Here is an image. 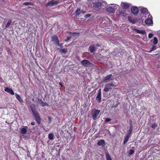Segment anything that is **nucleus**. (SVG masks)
I'll return each instance as SVG.
<instances>
[{
  "instance_id": "obj_1",
  "label": "nucleus",
  "mask_w": 160,
  "mask_h": 160,
  "mask_svg": "<svg viewBox=\"0 0 160 160\" xmlns=\"http://www.w3.org/2000/svg\"><path fill=\"white\" fill-rule=\"evenodd\" d=\"M30 111L32 112V114L34 116L35 120L37 122L38 125L41 123V118L40 117L39 113L37 111V109L36 108L35 105L32 104L29 105Z\"/></svg>"
},
{
  "instance_id": "obj_30",
  "label": "nucleus",
  "mask_w": 160,
  "mask_h": 160,
  "mask_svg": "<svg viewBox=\"0 0 160 160\" xmlns=\"http://www.w3.org/2000/svg\"><path fill=\"white\" fill-rule=\"evenodd\" d=\"M157 126H158V124L155 123L153 124H152V125L151 126V127H152V128L153 129H155Z\"/></svg>"
},
{
  "instance_id": "obj_36",
  "label": "nucleus",
  "mask_w": 160,
  "mask_h": 160,
  "mask_svg": "<svg viewBox=\"0 0 160 160\" xmlns=\"http://www.w3.org/2000/svg\"><path fill=\"white\" fill-rule=\"evenodd\" d=\"M23 5L25 6H28L29 5H31V3L27 2L23 3Z\"/></svg>"
},
{
  "instance_id": "obj_12",
  "label": "nucleus",
  "mask_w": 160,
  "mask_h": 160,
  "mask_svg": "<svg viewBox=\"0 0 160 160\" xmlns=\"http://www.w3.org/2000/svg\"><path fill=\"white\" fill-rule=\"evenodd\" d=\"M97 144L98 146H102L103 147L105 146V142L104 140L101 139L98 141L97 142Z\"/></svg>"
},
{
  "instance_id": "obj_34",
  "label": "nucleus",
  "mask_w": 160,
  "mask_h": 160,
  "mask_svg": "<svg viewBox=\"0 0 160 160\" xmlns=\"http://www.w3.org/2000/svg\"><path fill=\"white\" fill-rule=\"evenodd\" d=\"M156 47L154 45H153L152 47L151 48V49L152 51L155 50L156 49Z\"/></svg>"
},
{
  "instance_id": "obj_23",
  "label": "nucleus",
  "mask_w": 160,
  "mask_h": 160,
  "mask_svg": "<svg viewBox=\"0 0 160 160\" xmlns=\"http://www.w3.org/2000/svg\"><path fill=\"white\" fill-rule=\"evenodd\" d=\"M48 138L50 140H53L54 139V135L52 133H49L48 135Z\"/></svg>"
},
{
  "instance_id": "obj_3",
  "label": "nucleus",
  "mask_w": 160,
  "mask_h": 160,
  "mask_svg": "<svg viewBox=\"0 0 160 160\" xmlns=\"http://www.w3.org/2000/svg\"><path fill=\"white\" fill-rule=\"evenodd\" d=\"M102 3L101 2L96 1L93 3L92 7L95 9H100L103 6Z\"/></svg>"
},
{
  "instance_id": "obj_11",
  "label": "nucleus",
  "mask_w": 160,
  "mask_h": 160,
  "mask_svg": "<svg viewBox=\"0 0 160 160\" xmlns=\"http://www.w3.org/2000/svg\"><path fill=\"white\" fill-rule=\"evenodd\" d=\"M112 76V75L111 74L108 75L105 77L104 79V81L107 82L108 81H110L113 80V79L112 78H111Z\"/></svg>"
},
{
  "instance_id": "obj_5",
  "label": "nucleus",
  "mask_w": 160,
  "mask_h": 160,
  "mask_svg": "<svg viewBox=\"0 0 160 160\" xmlns=\"http://www.w3.org/2000/svg\"><path fill=\"white\" fill-rule=\"evenodd\" d=\"M82 66L85 67H91L92 64L88 60L86 59L83 60L81 62Z\"/></svg>"
},
{
  "instance_id": "obj_53",
  "label": "nucleus",
  "mask_w": 160,
  "mask_h": 160,
  "mask_svg": "<svg viewBox=\"0 0 160 160\" xmlns=\"http://www.w3.org/2000/svg\"><path fill=\"white\" fill-rule=\"evenodd\" d=\"M33 129H34V130L35 129V127H33Z\"/></svg>"
},
{
  "instance_id": "obj_31",
  "label": "nucleus",
  "mask_w": 160,
  "mask_h": 160,
  "mask_svg": "<svg viewBox=\"0 0 160 160\" xmlns=\"http://www.w3.org/2000/svg\"><path fill=\"white\" fill-rule=\"evenodd\" d=\"M81 11H76L75 14L76 16H78L81 13Z\"/></svg>"
},
{
  "instance_id": "obj_56",
  "label": "nucleus",
  "mask_w": 160,
  "mask_h": 160,
  "mask_svg": "<svg viewBox=\"0 0 160 160\" xmlns=\"http://www.w3.org/2000/svg\"><path fill=\"white\" fill-rule=\"evenodd\" d=\"M63 160H65V158H63Z\"/></svg>"
},
{
  "instance_id": "obj_37",
  "label": "nucleus",
  "mask_w": 160,
  "mask_h": 160,
  "mask_svg": "<svg viewBox=\"0 0 160 160\" xmlns=\"http://www.w3.org/2000/svg\"><path fill=\"white\" fill-rule=\"evenodd\" d=\"M71 38V36H68L67 38L65 40L66 42H68Z\"/></svg>"
},
{
  "instance_id": "obj_9",
  "label": "nucleus",
  "mask_w": 160,
  "mask_h": 160,
  "mask_svg": "<svg viewBox=\"0 0 160 160\" xmlns=\"http://www.w3.org/2000/svg\"><path fill=\"white\" fill-rule=\"evenodd\" d=\"M59 2V1L58 0H52L51 1L48 2L46 4V6L47 7L50 6L51 7L54 6L55 5L57 4Z\"/></svg>"
},
{
  "instance_id": "obj_33",
  "label": "nucleus",
  "mask_w": 160,
  "mask_h": 160,
  "mask_svg": "<svg viewBox=\"0 0 160 160\" xmlns=\"http://www.w3.org/2000/svg\"><path fill=\"white\" fill-rule=\"evenodd\" d=\"M38 103H39L40 104H41L43 102L42 101V100L40 98H38Z\"/></svg>"
},
{
  "instance_id": "obj_16",
  "label": "nucleus",
  "mask_w": 160,
  "mask_h": 160,
  "mask_svg": "<svg viewBox=\"0 0 160 160\" xmlns=\"http://www.w3.org/2000/svg\"><path fill=\"white\" fill-rule=\"evenodd\" d=\"M126 11H119V16L125 17L127 16Z\"/></svg>"
},
{
  "instance_id": "obj_54",
  "label": "nucleus",
  "mask_w": 160,
  "mask_h": 160,
  "mask_svg": "<svg viewBox=\"0 0 160 160\" xmlns=\"http://www.w3.org/2000/svg\"><path fill=\"white\" fill-rule=\"evenodd\" d=\"M77 10H80V9H79V8H77Z\"/></svg>"
},
{
  "instance_id": "obj_44",
  "label": "nucleus",
  "mask_w": 160,
  "mask_h": 160,
  "mask_svg": "<svg viewBox=\"0 0 160 160\" xmlns=\"http://www.w3.org/2000/svg\"><path fill=\"white\" fill-rule=\"evenodd\" d=\"M59 84L61 86V87H62L63 86V83L62 82H60L59 83Z\"/></svg>"
},
{
  "instance_id": "obj_55",
  "label": "nucleus",
  "mask_w": 160,
  "mask_h": 160,
  "mask_svg": "<svg viewBox=\"0 0 160 160\" xmlns=\"http://www.w3.org/2000/svg\"><path fill=\"white\" fill-rule=\"evenodd\" d=\"M159 36H160V32L159 33Z\"/></svg>"
},
{
  "instance_id": "obj_13",
  "label": "nucleus",
  "mask_w": 160,
  "mask_h": 160,
  "mask_svg": "<svg viewBox=\"0 0 160 160\" xmlns=\"http://www.w3.org/2000/svg\"><path fill=\"white\" fill-rule=\"evenodd\" d=\"M95 49V45H90L88 49V51H89L91 53L93 52Z\"/></svg>"
},
{
  "instance_id": "obj_45",
  "label": "nucleus",
  "mask_w": 160,
  "mask_h": 160,
  "mask_svg": "<svg viewBox=\"0 0 160 160\" xmlns=\"http://www.w3.org/2000/svg\"><path fill=\"white\" fill-rule=\"evenodd\" d=\"M31 124L32 125H35V122L34 121H32L31 122Z\"/></svg>"
},
{
  "instance_id": "obj_57",
  "label": "nucleus",
  "mask_w": 160,
  "mask_h": 160,
  "mask_svg": "<svg viewBox=\"0 0 160 160\" xmlns=\"http://www.w3.org/2000/svg\"><path fill=\"white\" fill-rule=\"evenodd\" d=\"M62 44H60V46H61L62 45Z\"/></svg>"
},
{
  "instance_id": "obj_40",
  "label": "nucleus",
  "mask_w": 160,
  "mask_h": 160,
  "mask_svg": "<svg viewBox=\"0 0 160 160\" xmlns=\"http://www.w3.org/2000/svg\"><path fill=\"white\" fill-rule=\"evenodd\" d=\"M91 16V15L89 14H87L85 16V18H88Z\"/></svg>"
},
{
  "instance_id": "obj_7",
  "label": "nucleus",
  "mask_w": 160,
  "mask_h": 160,
  "mask_svg": "<svg viewBox=\"0 0 160 160\" xmlns=\"http://www.w3.org/2000/svg\"><path fill=\"white\" fill-rule=\"evenodd\" d=\"M100 112V111L96 109H94L92 112V118L94 120H95Z\"/></svg>"
},
{
  "instance_id": "obj_39",
  "label": "nucleus",
  "mask_w": 160,
  "mask_h": 160,
  "mask_svg": "<svg viewBox=\"0 0 160 160\" xmlns=\"http://www.w3.org/2000/svg\"><path fill=\"white\" fill-rule=\"evenodd\" d=\"M153 35V34L152 33H150L148 35V38H152Z\"/></svg>"
},
{
  "instance_id": "obj_38",
  "label": "nucleus",
  "mask_w": 160,
  "mask_h": 160,
  "mask_svg": "<svg viewBox=\"0 0 160 160\" xmlns=\"http://www.w3.org/2000/svg\"><path fill=\"white\" fill-rule=\"evenodd\" d=\"M134 150L132 149H130L129 150V154L130 155L134 153Z\"/></svg>"
},
{
  "instance_id": "obj_41",
  "label": "nucleus",
  "mask_w": 160,
  "mask_h": 160,
  "mask_svg": "<svg viewBox=\"0 0 160 160\" xmlns=\"http://www.w3.org/2000/svg\"><path fill=\"white\" fill-rule=\"evenodd\" d=\"M129 123H130V126L131 127H133L132 125V121L131 119L129 120Z\"/></svg>"
},
{
  "instance_id": "obj_48",
  "label": "nucleus",
  "mask_w": 160,
  "mask_h": 160,
  "mask_svg": "<svg viewBox=\"0 0 160 160\" xmlns=\"http://www.w3.org/2000/svg\"><path fill=\"white\" fill-rule=\"evenodd\" d=\"M153 51L150 48V50L149 51H147V52H151Z\"/></svg>"
},
{
  "instance_id": "obj_47",
  "label": "nucleus",
  "mask_w": 160,
  "mask_h": 160,
  "mask_svg": "<svg viewBox=\"0 0 160 160\" xmlns=\"http://www.w3.org/2000/svg\"><path fill=\"white\" fill-rule=\"evenodd\" d=\"M141 11V13H142L143 14L144 13H145L146 12V11Z\"/></svg>"
},
{
  "instance_id": "obj_49",
  "label": "nucleus",
  "mask_w": 160,
  "mask_h": 160,
  "mask_svg": "<svg viewBox=\"0 0 160 160\" xmlns=\"http://www.w3.org/2000/svg\"><path fill=\"white\" fill-rule=\"evenodd\" d=\"M82 13H84L86 12L85 11H82Z\"/></svg>"
},
{
  "instance_id": "obj_35",
  "label": "nucleus",
  "mask_w": 160,
  "mask_h": 160,
  "mask_svg": "<svg viewBox=\"0 0 160 160\" xmlns=\"http://www.w3.org/2000/svg\"><path fill=\"white\" fill-rule=\"evenodd\" d=\"M111 119L110 118H106L105 120V122L107 123L111 121Z\"/></svg>"
},
{
  "instance_id": "obj_20",
  "label": "nucleus",
  "mask_w": 160,
  "mask_h": 160,
  "mask_svg": "<svg viewBox=\"0 0 160 160\" xmlns=\"http://www.w3.org/2000/svg\"><path fill=\"white\" fill-rule=\"evenodd\" d=\"M12 21L11 19H9L6 24L5 29H7L8 28L12 23Z\"/></svg>"
},
{
  "instance_id": "obj_15",
  "label": "nucleus",
  "mask_w": 160,
  "mask_h": 160,
  "mask_svg": "<svg viewBox=\"0 0 160 160\" xmlns=\"http://www.w3.org/2000/svg\"><path fill=\"white\" fill-rule=\"evenodd\" d=\"M28 127L27 126H24L23 128H20L21 132L22 134H25L27 132V129Z\"/></svg>"
},
{
  "instance_id": "obj_29",
  "label": "nucleus",
  "mask_w": 160,
  "mask_h": 160,
  "mask_svg": "<svg viewBox=\"0 0 160 160\" xmlns=\"http://www.w3.org/2000/svg\"><path fill=\"white\" fill-rule=\"evenodd\" d=\"M41 106L42 107H44L46 106H48V104H47V102H42V103L41 104Z\"/></svg>"
},
{
  "instance_id": "obj_46",
  "label": "nucleus",
  "mask_w": 160,
  "mask_h": 160,
  "mask_svg": "<svg viewBox=\"0 0 160 160\" xmlns=\"http://www.w3.org/2000/svg\"><path fill=\"white\" fill-rule=\"evenodd\" d=\"M3 81V79L2 78L0 77V82L1 83H2Z\"/></svg>"
},
{
  "instance_id": "obj_42",
  "label": "nucleus",
  "mask_w": 160,
  "mask_h": 160,
  "mask_svg": "<svg viewBox=\"0 0 160 160\" xmlns=\"http://www.w3.org/2000/svg\"><path fill=\"white\" fill-rule=\"evenodd\" d=\"M108 12L110 13H113L115 11H107Z\"/></svg>"
},
{
  "instance_id": "obj_17",
  "label": "nucleus",
  "mask_w": 160,
  "mask_h": 160,
  "mask_svg": "<svg viewBox=\"0 0 160 160\" xmlns=\"http://www.w3.org/2000/svg\"><path fill=\"white\" fill-rule=\"evenodd\" d=\"M128 19L129 22L132 24H135L137 22V20L136 19H133L130 16L128 17Z\"/></svg>"
},
{
  "instance_id": "obj_58",
  "label": "nucleus",
  "mask_w": 160,
  "mask_h": 160,
  "mask_svg": "<svg viewBox=\"0 0 160 160\" xmlns=\"http://www.w3.org/2000/svg\"><path fill=\"white\" fill-rule=\"evenodd\" d=\"M66 160L65 159V160Z\"/></svg>"
},
{
  "instance_id": "obj_32",
  "label": "nucleus",
  "mask_w": 160,
  "mask_h": 160,
  "mask_svg": "<svg viewBox=\"0 0 160 160\" xmlns=\"http://www.w3.org/2000/svg\"><path fill=\"white\" fill-rule=\"evenodd\" d=\"M132 13L134 15H136L138 13L139 11H131Z\"/></svg>"
},
{
  "instance_id": "obj_21",
  "label": "nucleus",
  "mask_w": 160,
  "mask_h": 160,
  "mask_svg": "<svg viewBox=\"0 0 160 160\" xmlns=\"http://www.w3.org/2000/svg\"><path fill=\"white\" fill-rule=\"evenodd\" d=\"M130 135L128 134H126V136L125 137L124 140H123V144H125L128 141L129 138L130 137Z\"/></svg>"
},
{
  "instance_id": "obj_22",
  "label": "nucleus",
  "mask_w": 160,
  "mask_h": 160,
  "mask_svg": "<svg viewBox=\"0 0 160 160\" xmlns=\"http://www.w3.org/2000/svg\"><path fill=\"white\" fill-rule=\"evenodd\" d=\"M114 83H115L114 82H112L111 83H108L107 84H106V85L107 86H108L109 88H111V87H115V86H114Z\"/></svg>"
},
{
  "instance_id": "obj_43",
  "label": "nucleus",
  "mask_w": 160,
  "mask_h": 160,
  "mask_svg": "<svg viewBox=\"0 0 160 160\" xmlns=\"http://www.w3.org/2000/svg\"><path fill=\"white\" fill-rule=\"evenodd\" d=\"M76 58L78 60H80V57L79 56H76Z\"/></svg>"
},
{
  "instance_id": "obj_4",
  "label": "nucleus",
  "mask_w": 160,
  "mask_h": 160,
  "mask_svg": "<svg viewBox=\"0 0 160 160\" xmlns=\"http://www.w3.org/2000/svg\"><path fill=\"white\" fill-rule=\"evenodd\" d=\"M119 8V6L116 4H109L107 8V10H115L118 9Z\"/></svg>"
},
{
  "instance_id": "obj_50",
  "label": "nucleus",
  "mask_w": 160,
  "mask_h": 160,
  "mask_svg": "<svg viewBox=\"0 0 160 160\" xmlns=\"http://www.w3.org/2000/svg\"><path fill=\"white\" fill-rule=\"evenodd\" d=\"M97 45L98 46V47L100 46V45H99L98 44H97Z\"/></svg>"
},
{
  "instance_id": "obj_10",
  "label": "nucleus",
  "mask_w": 160,
  "mask_h": 160,
  "mask_svg": "<svg viewBox=\"0 0 160 160\" xmlns=\"http://www.w3.org/2000/svg\"><path fill=\"white\" fill-rule=\"evenodd\" d=\"M101 90L100 89L98 92V94L96 96V99L97 102L100 103L101 101Z\"/></svg>"
},
{
  "instance_id": "obj_8",
  "label": "nucleus",
  "mask_w": 160,
  "mask_h": 160,
  "mask_svg": "<svg viewBox=\"0 0 160 160\" xmlns=\"http://www.w3.org/2000/svg\"><path fill=\"white\" fill-rule=\"evenodd\" d=\"M51 40L53 42V43L58 46L59 45V40L58 37L56 35L52 36L51 37Z\"/></svg>"
},
{
  "instance_id": "obj_2",
  "label": "nucleus",
  "mask_w": 160,
  "mask_h": 160,
  "mask_svg": "<svg viewBox=\"0 0 160 160\" xmlns=\"http://www.w3.org/2000/svg\"><path fill=\"white\" fill-rule=\"evenodd\" d=\"M121 7L123 9H127L131 7V10H147V9L142 7H138L136 6H132L131 4L130 3L126 2H122Z\"/></svg>"
},
{
  "instance_id": "obj_25",
  "label": "nucleus",
  "mask_w": 160,
  "mask_h": 160,
  "mask_svg": "<svg viewBox=\"0 0 160 160\" xmlns=\"http://www.w3.org/2000/svg\"><path fill=\"white\" fill-rule=\"evenodd\" d=\"M132 128H133V127L129 126V130L128 131V133L127 134H128V135L130 136L131 134L132 131Z\"/></svg>"
},
{
  "instance_id": "obj_26",
  "label": "nucleus",
  "mask_w": 160,
  "mask_h": 160,
  "mask_svg": "<svg viewBox=\"0 0 160 160\" xmlns=\"http://www.w3.org/2000/svg\"><path fill=\"white\" fill-rule=\"evenodd\" d=\"M111 89H112V88H109L108 86H107L106 85H105V88L104 89V91L105 92H108Z\"/></svg>"
},
{
  "instance_id": "obj_6",
  "label": "nucleus",
  "mask_w": 160,
  "mask_h": 160,
  "mask_svg": "<svg viewBox=\"0 0 160 160\" xmlns=\"http://www.w3.org/2000/svg\"><path fill=\"white\" fill-rule=\"evenodd\" d=\"M145 24L148 26H152L153 25V21L152 17L151 15L149 14L148 18L146 19L145 21Z\"/></svg>"
},
{
  "instance_id": "obj_27",
  "label": "nucleus",
  "mask_w": 160,
  "mask_h": 160,
  "mask_svg": "<svg viewBox=\"0 0 160 160\" xmlns=\"http://www.w3.org/2000/svg\"><path fill=\"white\" fill-rule=\"evenodd\" d=\"M153 43L154 44H156L158 43V40L156 37H154Z\"/></svg>"
},
{
  "instance_id": "obj_24",
  "label": "nucleus",
  "mask_w": 160,
  "mask_h": 160,
  "mask_svg": "<svg viewBox=\"0 0 160 160\" xmlns=\"http://www.w3.org/2000/svg\"><path fill=\"white\" fill-rule=\"evenodd\" d=\"M106 160H112L108 152L106 153Z\"/></svg>"
},
{
  "instance_id": "obj_19",
  "label": "nucleus",
  "mask_w": 160,
  "mask_h": 160,
  "mask_svg": "<svg viewBox=\"0 0 160 160\" xmlns=\"http://www.w3.org/2000/svg\"><path fill=\"white\" fill-rule=\"evenodd\" d=\"M134 31H136L138 33H140V34H144L146 33L145 31L144 30H139L137 28H135V29H134Z\"/></svg>"
},
{
  "instance_id": "obj_14",
  "label": "nucleus",
  "mask_w": 160,
  "mask_h": 160,
  "mask_svg": "<svg viewBox=\"0 0 160 160\" xmlns=\"http://www.w3.org/2000/svg\"><path fill=\"white\" fill-rule=\"evenodd\" d=\"M5 91L11 94L12 95L14 94V92L11 88H9L8 87L6 88L5 89Z\"/></svg>"
},
{
  "instance_id": "obj_52",
  "label": "nucleus",
  "mask_w": 160,
  "mask_h": 160,
  "mask_svg": "<svg viewBox=\"0 0 160 160\" xmlns=\"http://www.w3.org/2000/svg\"><path fill=\"white\" fill-rule=\"evenodd\" d=\"M34 98H32V101H34Z\"/></svg>"
},
{
  "instance_id": "obj_28",
  "label": "nucleus",
  "mask_w": 160,
  "mask_h": 160,
  "mask_svg": "<svg viewBox=\"0 0 160 160\" xmlns=\"http://www.w3.org/2000/svg\"><path fill=\"white\" fill-rule=\"evenodd\" d=\"M67 48H64L62 49H61L60 50V52H61L64 54H65L67 52Z\"/></svg>"
},
{
  "instance_id": "obj_18",
  "label": "nucleus",
  "mask_w": 160,
  "mask_h": 160,
  "mask_svg": "<svg viewBox=\"0 0 160 160\" xmlns=\"http://www.w3.org/2000/svg\"><path fill=\"white\" fill-rule=\"evenodd\" d=\"M15 96L17 99H18L20 102H23V99L20 95L17 93H16Z\"/></svg>"
},
{
  "instance_id": "obj_51",
  "label": "nucleus",
  "mask_w": 160,
  "mask_h": 160,
  "mask_svg": "<svg viewBox=\"0 0 160 160\" xmlns=\"http://www.w3.org/2000/svg\"><path fill=\"white\" fill-rule=\"evenodd\" d=\"M48 118H49V120H50V119H51V118H50V117H48Z\"/></svg>"
}]
</instances>
